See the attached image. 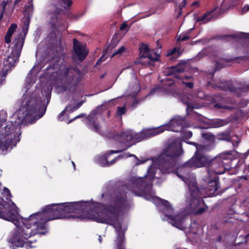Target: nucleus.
<instances>
[{"label": "nucleus", "mask_w": 249, "mask_h": 249, "mask_svg": "<svg viewBox=\"0 0 249 249\" xmlns=\"http://www.w3.org/2000/svg\"><path fill=\"white\" fill-rule=\"evenodd\" d=\"M183 150L182 148L181 141L179 139L174 140L163 150L157 158L153 159V164L147 170L146 176L148 180L146 183L145 190H143V195H146V197L149 199L151 197V187L153 179L156 178H160V174H169L172 172L176 174L177 176L184 182L187 178L180 175L177 169L180 171L184 168L201 167L209 165L208 169H212V161H215L213 167L216 169L217 163L216 160H210L203 154L196 152L195 155L188 161L181 165L178 164V158L182 155Z\"/></svg>", "instance_id": "f257e3e1"}, {"label": "nucleus", "mask_w": 249, "mask_h": 249, "mask_svg": "<svg viewBox=\"0 0 249 249\" xmlns=\"http://www.w3.org/2000/svg\"><path fill=\"white\" fill-rule=\"evenodd\" d=\"M62 53L61 47L54 49L49 54L50 64L46 70L50 75L51 84L57 86L63 91L75 90L82 77L81 71L76 67L60 64Z\"/></svg>", "instance_id": "f03ea898"}, {"label": "nucleus", "mask_w": 249, "mask_h": 249, "mask_svg": "<svg viewBox=\"0 0 249 249\" xmlns=\"http://www.w3.org/2000/svg\"><path fill=\"white\" fill-rule=\"evenodd\" d=\"M148 177H132L128 179V182L122 185V188L126 191H132L134 194L138 196L143 197L145 199L155 201L158 200L159 209L165 215L166 217L170 219V223L174 227L180 230L186 229L187 225L186 221L188 215L185 213H181L177 215H173V209L169 202L165 200L159 199L155 197L152 190V185L151 187V197L149 199L146 197V195L142 194V191L145 190L146 182H147Z\"/></svg>", "instance_id": "7ed1b4c3"}, {"label": "nucleus", "mask_w": 249, "mask_h": 249, "mask_svg": "<svg viewBox=\"0 0 249 249\" xmlns=\"http://www.w3.org/2000/svg\"><path fill=\"white\" fill-rule=\"evenodd\" d=\"M33 11V5L28 6L26 9L27 18L23 21V24L22 26V33L19 34L15 36L14 41V46L12 47V51L10 54L3 59L2 63V69L0 71V84L4 80L8 72L14 68L17 63L18 62L19 58L22 47L24 43L25 38L27 34L30 20L32 17Z\"/></svg>", "instance_id": "20e7f679"}, {"label": "nucleus", "mask_w": 249, "mask_h": 249, "mask_svg": "<svg viewBox=\"0 0 249 249\" xmlns=\"http://www.w3.org/2000/svg\"><path fill=\"white\" fill-rule=\"evenodd\" d=\"M163 131L162 127H158L147 130H143L139 133L133 134L130 130L126 131L121 134L113 133L111 135L112 139L120 143H127L130 145L145 139L155 136Z\"/></svg>", "instance_id": "39448f33"}, {"label": "nucleus", "mask_w": 249, "mask_h": 249, "mask_svg": "<svg viewBox=\"0 0 249 249\" xmlns=\"http://www.w3.org/2000/svg\"><path fill=\"white\" fill-rule=\"evenodd\" d=\"M212 169H208V176L203 178L204 182L207 185L201 186V189L205 190L206 193L209 196L218 195L222 192L219 190L220 188L219 178L218 175H220L225 172L226 169L229 170V168L222 167V170L218 169H215L213 166L215 163V161H212Z\"/></svg>", "instance_id": "423d86ee"}, {"label": "nucleus", "mask_w": 249, "mask_h": 249, "mask_svg": "<svg viewBox=\"0 0 249 249\" xmlns=\"http://www.w3.org/2000/svg\"><path fill=\"white\" fill-rule=\"evenodd\" d=\"M214 87H217L226 91H230L237 97L244 96L249 91V84L239 83L235 85L231 81H227L224 80H219V82L216 84Z\"/></svg>", "instance_id": "0eeeda50"}, {"label": "nucleus", "mask_w": 249, "mask_h": 249, "mask_svg": "<svg viewBox=\"0 0 249 249\" xmlns=\"http://www.w3.org/2000/svg\"><path fill=\"white\" fill-rule=\"evenodd\" d=\"M226 37L229 38L230 39H232L235 40V41L237 42L241 45L244 55L239 56L236 58L242 60H247L249 59V57L248 55L249 51V34L244 32H238L228 35Z\"/></svg>", "instance_id": "6e6552de"}, {"label": "nucleus", "mask_w": 249, "mask_h": 249, "mask_svg": "<svg viewBox=\"0 0 249 249\" xmlns=\"http://www.w3.org/2000/svg\"><path fill=\"white\" fill-rule=\"evenodd\" d=\"M215 138L218 141H224L231 142L233 148L237 147L240 142V138L237 135H234L231 129H227L224 131L216 134Z\"/></svg>", "instance_id": "1a4fd4ad"}, {"label": "nucleus", "mask_w": 249, "mask_h": 249, "mask_svg": "<svg viewBox=\"0 0 249 249\" xmlns=\"http://www.w3.org/2000/svg\"><path fill=\"white\" fill-rule=\"evenodd\" d=\"M73 43L74 53L73 54V59L75 60V58L77 57L80 62L83 61L88 54V50L85 45L80 44L76 38L73 39Z\"/></svg>", "instance_id": "9d476101"}, {"label": "nucleus", "mask_w": 249, "mask_h": 249, "mask_svg": "<svg viewBox=\"0 0 249 249\" xmlns=\"http://www.w3.org/2000/svg\"><path fill=\"white\" fill-rule=\"evenodd\" d=\"M185 123V118L177 116L170 120L169 123L163 125L166 129H170L175 132H181Z\"/></svg>", "instance_id": "9b49d317"}, {"label": "nucleus", "mask_w": 249, "mask_h": 249, "mask_svg": "<svg viewBox=\"0 0 249 249\" xmlns=\"http://www.w3.org/2000/svg\"><path fill=\"white\" fill-rule=\"evenodd\" d=\"M185 64V62H180L177 66H173L167 68L164 71L165 75L168 76L172 75H174V77L176 79H181L180 76L176 73H179L183 72L185 71V69L181 67V66L184 65Z\"/></svg>", "instance_id": "f8f14e48"}, {"label": "nucleus", "mask_w": 249, "mask_h": 249, "mask_svg": "<svg viewBox=\"0 0 249 249\" xmlns=\"http://www.w3.org/2000/svg\"><path fill=\"white\" fill-rule=\"evenodd\" d=\"M160 58V55L156 54V56L155 58L152 57L151 54L141 55L139 59L136 62V64H141L142 65L145 66H148L151 68L154 66V63L156 61H158Z\"/></svg>", "instance_id": "ddd939ff"}, {"label": "nucleus", "mask_w": 249, "mask_h": 249, "mask_svg": "<svg viewBox=\"0 0 249 249\" xmlns=\"http://www.w3.org/2000/svg\"><path fill=\"white\" fill-rule=\"evenodd\" d=\"M188 186L192 198L197 200H199V199L201 198L200 195L201 194V191L203 190L201 189V188H199L198 187L196 181L190 182Z\"/></svg>", "instance_id": "4468645a"}, {"label": "nucleus", "mask_w": 249, "mask_h": 249, "mask_svg": "<svg viewBox=\"0 0 249 249\" xmlns=\"http://www.w3.org/2000/svg\"><path fill=\"white\" fill-rule=\"evenodd\" d=\"M107 155L106 156H104V157H102L101 159H100V164L102 166H109V165H112L115 162V160L116 159L121 158H126L127 157H134L138 161H139V159L135 155H134L133 154H129L127 155V154L124 153L123 155H119L117 158H116L114 160H112L110 162L108 161V160H107Z\"/></svg>", "instance_id": "2eb2a0df"}, {"label": "nucleus", "mask_w": 249, "mask_h": 249, "mask_svg": "<svg viewBox=\"0 0 249 249\" xmlns=\"http://www.w3.org/2000/svg\"><path fill=\"white\" fill-rule=\"evenodd\" d=\"M221 97L219 95H215L211 97L210 101L213 103H216L213 106L214 108L216 109H230L231 110L232 107L224 105L218 102L220 101Z\"/></svg>", "instance_id": "dca6fc26"}, {"label": "nucleus", "mask_w": 249, "mask_h": 249, "mask_svg": "<svg viewBox=\"0 0 249 249\" xmlns=\"http://www.w3.org/2000/svg\"><path fill=\"white\" fill-rule=\"evenodd\" d=\"M62 9L59 8H56L54 10L53 13L50 14V18L51 20L50 21V23L51 24V27L53 30L57 28L56 23L58 20L57 15L60 14Z\"/></svg>", "instance_id": "f3484780"}, {"label": "nucleus", "mask_w": 249, "mask_h": 249, "mask_svg": "<svg viewBox=\"0 0 249 249\" xmlns=\"http://www.w3.org/2000/svg\"><path fill=\"white\" fill-rule=\"evenodd\" d=\"M230 122L227 119H214L210 120L209 124L213 127H219L228 124Z\"/></svg>", "instance_id": "a211bd4d"}, {"label": "nucleus", "mask_w": 249, "mask_h": 249, "mask_svg": "<svg viewBox=\"0 0 249 249\" xmlns=\"http://www.w3.org/2000/svg\"><path fill=\"white\" fill-rule=\"evenodd\" d=\"M17 27L18 26L17 24L13 23L9 27L8 31L4 36L5 41L6 43L9 44L11 42V37L17 28Z\"/></svg>", "instance_id": "6ab92c4d"}, {"label": "nucleus", "mask_w": 249, "mask_h": 249, "mask_svg": "<svg viewBox=\"0 0 249 249\" xmlns=\"http://www.w3.org/2000/svg\"><path fill=\"white\" fill-rule=\"evenodd\" d=\"M192 136V132L191 131H183L182 133V137L183 139V141L188 144H192V145L195 146L196 147V149H198L197 146H198V144L197 143L188 141V139L189 138H190Z\"/></svg>", "instance_id": "aec40b11"}, {"label": "nucleus", "mask_w": 249, "mask_h": 249, "mask_svg": "<svg viewBox=\"0 0 249 249\" xmlns=\"http://www.w3.org/2000/svg\"><path fill=\"white\" fill-rule=\"evenodd\" d=\"M217 8H214L213 10L210 12H208L204 14L202 17H199L197 18L196 21L199 22L200 21H203L206 19V22H209L213 18V16L211 15V14L216 10Z\"/></svg>", "instance_id": "412c9836"}, {"label": "nucleus", "mask_w": 249, "mask_h": 249, "mask_svg": "<svg viewBox=\"0 0 249 249\" xmlns=\"http://www.w3.org/2000/svg\"><path fill=\"white\" fill-rule=\"evenodd\" d=\"M248 237H249V233L245 236L242 235L237 236L235 239L234 245L237 246L247 243Z\"/></svg>", "instance_id": "4be33fe9"}, {"label": "nucleus", "mask_w": 249, "mask_h": 249, "mask_svg": "<svg viewBox=\"0 0 249 249\" xmlns=\"http://www.w3.org/2000/svg\"><path fill=\"white\" fill-rule=\"evenodd\" d=\"M118 34H115L113 36L111 43L106 47V48H108V53H112V49L115 48L118 43L119 42V40L117 39Z\"/></svg>", "instance_id": "5701e85b"}, {"label": "nucleus", "mask_w": 249, "mask_h": 249, "mask_svg": "<svg viewBox=\"0 0 249 249\" xmlns=\"http://www.w3.org/2000/svg\"><path fill=\"white\" fill-rule=\"evenodd\" d=\"M84 101H81L75 105H70L66 107V110L69 112H72L78 109L84 103Z\"/></svg>", "instance_id": "b1692460"}, {"label": "nucleus", "mask_w": 249, "mask_h": 249, "mask_svg": "<svg viewBox=\"0 0 249 249\" xmlns=\"http://www.w3.org/2000/svg\"><path fill=\"white\" fill-rule=\"evenodd\" d=\"M180 100L182 103L187 105V107L186 110H188L189 109L190 110H192L194 108H195L190 102L189 99L186 96H182L180 97Z\"/></svg>", "instance_id": "393cba45"}, {"label": "nucleus", "mask_w": 249, "mask_h": 249, "mask_svg": "<svg viewBox=\"0 0 249 249\" xmlns=\"http://www.w3.org/2000/svg\"><path fill=\"white\" fill-rule=\"evenodd\" d=\"M108 53V48H105L103 51V55L98 59L96 62V65L101 64L103 61H104L109 55Z\"/></svg>", "instance_id": "a878e982"}, {"label": "nucleus", "mask_w": 249, "mask_h": 249, "mask_svg": "<svg viewBox=\"0 0 249 249\" xmlns=\"http://www.w3.org/2000/svg\"><path fill=\"white\" fill-rule=\"evenodd\" d=\"M71 4V0H59L58 2V5L65 9L68 8Z\"/></svg>", "instance_id": "bb28decb"}, {"label": "nucleus", "mask_w": 249, "mask_h": 249, "mask_svg": "<svg viewBox=\"0 0 249 249\" xmlns=\"http://www.w3.org/2000/svg\"><path fill=\"white\" fill-rule=\"evenodd\" d=\"M140 51L141 53H142L141 55H146L151 54L150 53V50L148 48V46L146 45H142L140 48Z\"/></svg>", "instance_id": "cd10ccee"}, {"label": "nucleus", "mask_w": 249, "mask_h": 249, "mask_svg": "<svg viewBox=\"0 0 249 249\" xmlns=\"http://www.w3.org/2000/svg\"><path fill=\"white\" fill-rule=\"evenodd\" d=\"M177 53V57H175V56H172L170 59L171 60H174L175 59H176L177 57L179 56L180 55V53L179 52V51H178L177 50V49L176 48H174V49H173L172 50L168 51V53L167 54V56H170V55H173L174 54H175V53Z\"/></svg>", "instance_id": "c85d7f7f"}, {"label": "nucleus", "mask_w": 249, "mask_h": 249, "mask_svg": "<svg viewBox=\"0 0 249 249\" xmlns=\"http://www.w3.org/2000/svg\"><path fill=\"white\" fill-rule=\"evenodd\" d=\"M125 50V48L124 46H122L116 51H114L113 52V53L112 54V55L111 56V58L114 57V56H116V55L120 56L124 52Z\"/></svg>", "instance_id": "c756f323"}, {"label": "nucleus", "mask_w": 249, "mask_h": 249, "mask_svg": "<svg viewBox=\"0 0 249 249\" xmlns=\"http://www.w3.org/2000/svg\"><path fill=\"white\" fill-rule=\"evenodd\" d=\"M187 34L188 33H186V34L183 33V34H181L179 36H178L177 39V42H178L181 41H185V40L189 39L190 37L187 35Z\"/></svg>", "instance_id": "7c9ffc66"}, {"label": "nucleus", "mask_w": 249, "mask_h": 249, "mask_svg": "<svg viewBox=\"0 0 249 249\" xmlns=\"http://www.w3.org/2000/svg\"><path fill=\"white\" fill-rule=\"evenodd\" d=\"M33 243V240H29L27 242H25L23 240V249H28V247L30 248L35 247L34 246L32 245V243Z\"/></svg>", "instance_id": "2f4dec72"}, {"label": "nucleus", "mask_w": 249, "mask_h": 249, "mask_svg": "<svg viewBox=\"0 0 249 249\" xmlns=\"http://www.w3.org/2000/svg\"><path fill=\"white\" fill-rule=\"evenodd\" d=\"M95 115H95L94 114H92V112H91L89 115L87 117V120L91 124H95L94 116Z\"/></svg>", "instance_id": "473e14b6"}, {"label": "nucleus", "mask_w": 249, "mask_h": 249, "mask_svg": "<svg viewBox=\"0 0 249 249\" xmlns=\"http://www.w3.org/2000/svg\"><path fill=\"white\" fill-rule=\"evenodd\" d=\"M225 0H223V2L221 4L220 7L219 8V13L220 14L226 12L228 9V8H227L226 5H225Z\"/></svg>", "instance_id": "72a5a7b5"}, {"label": "nucleus", "mask_w": 249, "mask_h": 249, "mask_svg": "<svg viewBox=\"0 0 249 249\" xmlns=\"http://www.w3.org/2000/svg\"><path fill=\"white\" fill-rule=\"evenodd\" d=\"M102 105L98 106L95 109L91 111L92 113L94 114L95 115L101 113L102 112Z\"/></svg>", "instance_id": "f704fd0d"}, {"label": "nucleus", "mask_w": 249, "mask_h": 249, "mask_svg": "<svg viewBox=\"0 0 249 249\" xmlns=\"http://www.w3.org/2000/svg\"><path fill=\"white\" fill-rule=\"evenodd\" d=\"M129 146H127V147L122 149V150H110L107 153V156H109L112 154H115V153H121L125 150H126L127 149V148L129 147Z\"/></svg>", "instance_id": "c9c22d12"}, {"label": "nucleus", "mask_w": 249, "mask_h": 249, "mask_svg": "<svg viewBox=\"0 0 249 249\" xmlns=\"http://www.w3.org/2000/svg\"><path fill=\"white\" fill-rule=\"evenodd\" d=\"M224 67V65L222 64L220 62H216L215 70L216 71H219L221 69Z\"/></svg>", "instance_id": "e433bc0d"}, {"label": "nucleus", "mask_w": 249, "mask_h": 249, "mask_svg": "<svg viewBox=\"0 0 249 249\" xmlns=\"http://www.w3.org/2000/svg\"><path fill=\"white\" fill-rule=\"evenodd\" d=\"M125 113V108L124 107H119L117 111V114L119 115L124 114Z\"/></svg>", "instance_id": "4c0bfd02"}, {"label": "nucleus", "mask_w": 249, "mask_h": 249, "mask_svg": "<svg viewBox=\"0 0 249 249\" xmlns=\"http://www.w3.org/2000/svg\"><path fill=\"white\" fill-rule=\"evenodd\" d=\"M160 88L159 87L153 88V89H151L148 95H149L154 94L155 92L159 91L160 90Z\"/></svg>", "instance_id": "58836bf2"}, {"label": "nucleus", "mask_w": 249, "mask_h": 249, "mask_svg": "<svg viewBox=\"0 0 249 249\" xmlns=\"http://www.w3.org/2000/svg\"><path fill=\"white\" fill-rule=\"evenodd\" d=\"M127 28L126 31L127 32L129 30V28H127V24L126 23V22H124L121 25L120 30H124Z\"/></svg>", "instance_id": "ea45409f"}, {"label": "nucleus", "mask_w": 249, "mask_h": 249, "mask_svg": "<svg viewBox=\"0 0 249 249\" xmlns=\"http://www.w3.org/2000/svg\"><path fill=\"white\" fill-rule=\"evenodd\" d=\"M182 83L185 84L186 86L190 89H192L194 87V83L192 82H182Z\"/></svg>", "instance_id": "a19ab883"}, {"label": "nucleus", "mask_w": 249, "mask_h": 249, "mask_svg": "<svg viewBox=\"0 0 249 249\" xmlns=\"http://www.w3.org/2000/svg\"><path fill=\"white\" fill-rule=\"evenodd\" d=\"M248 11H249V5H246L242 8L241 13L242 14L246 13Z\"/></svg>", "instance_id": "79ce46f5"}, {"label": "nucleus", "mask_w": 249, "mask_h": 249, "mask_svg": "<svg viewBox=\"0 0 249 249\" xmlns=\"http://www.w3.org/2000/svg\"><path fill=\"white\" fill-rule=\"evenodd\" d=\"M85 116V114H81L77 116H76L75 118H74L73 119L70 120L69 122H68V124H70V123L72 122V121H73L74 120H75L76 119H77V118H81V117H83Z\"/></svg>", "instance_id": "37998d69"}, {"label": "nucleus", "mask_w": 249, "mask_h": 249, "mask_svg": "<svg viewBox=\"0 0 249 249\" xmlns=\"http://www.w3.org/2000/svg\"><path fill=\"white\" fill-rule=\"evenodd\" d=\"M7 4V2H6L5 0L3 1L2 2H1V6L2 7V13H4L5 10V9H6V6Z\"/></svg>", "instance_id": "c03bdc74"}, {"label": "nucleus", "mask_w": 249, "mask_h": 249, "mask_svg": "<svg viewBox=\"0 0 249 249\" xmlns=\"http://www.w3.org/2000/svg\"><path fill=\"white\" fill-rule=\"evenodd\" d=\"M92 126L93 127V129L95 131L99 133V129L100 127L98 124H92Z\"/></svg>", "instance_id": "a18cd8bd"}, {"label": "nucleus", "mask_w": 249, "mask_h": 249, "mask_svg": "<svg viewBox=\"0 0 249 249\" xmlns=\"http://www.w3.org/2000/svg\"><path fill=\"white\" fill-rule=\"evenodd\" d=\"M67 111V110H66V108L63 110L58 115V119L60 120V121H62V119H61V117L62 116H63L64 115V114L66 113V112Z\"/></svg>", "instance_id": "49530a36"}, {"label": "nucleus", "mask_w": 249, "mask_h": 249, "mask_svg": "<svg viewBox=\"0 0 249 249\" xmlns=\"http://www.w3.org/2000/svg\"><path fill=\"white\" fill-rule=\"evenodd\" d=\"M204 210H205V209L204 208L201 207L197 210V211L196 212V213L197 214H201L204 212Z\"/></svg>", "instance_id": "de8ad7c7"}, {"label": "nucleus", "mask_w": 249, "mask_h": 249, "mask_svg": "<svg viewBox=\"0 0 249 249\" xmlns=\"http://www.w3.org/2000/svg\"><path fill=\"white\" fill-rule=\"evenodd\" d=\"M202 137L206 139H209L210 138V135L208 133H203L202 134Z\"/></svg>", "instance_id": "09e8293b"}, {"label": "nucleus", "mask_w": 249, "mask_h": 249, "mask_svg": "<svg viewBox=\"0 0 249 249\" xmlns=\"http://www.w3.org/2000/svg\"><path fill=\"white\" fill-rule=\"evenodd\" d=\"M184 6H183V4L182 3H180L179 5H178V7L179 8V10H181L184 7Z\"/></svg>", "instance_id": "8fccbe9b"}, {"label": "nucleus", "mask_w": 249, "mask_h": 249, "mask_svg": "<svg viewBox=\"0 0 249 249\" xmlns=\"http://www.w3.org/2000/svg\"><path fill=\"white\" fill-rule=\"evenodd\" d=\"M221 240H222V236L221 235L218 236L216 241L218 242H221Z\"/></svg>", "instance_id": "3c124183"}, {"label": "nucleus", "mask_w": 249, "mask_h": 249, "mask_svg": "<svg viewBox=\"0 0 249 249\" xmlns=\"http://www.w3.org/2000/svg\"><path fill=\"white\" fill-rule=\"evenodd\" d=\"M173 84H174V83L172 82L170 83L164 84V85L167 86L171 87V86H173Z\"/></svg>", "instance_id": "603ef678"}, {"label": "nucleus", "mask_w": 249, "mask_h": 249, "mask_svg": "<svg viewBox=\"0 0 249 249\" xmlns=\"http://www.w3.org/2000/svg\"><path fill=\"white\" fill-rule=\"evenodd\" d=\"M157 44L158 46L159 47V48H161V45L160 44V40H158L157 41Z\"/></svg>", "instance_id": "864d4df0"}, {"label": "nucleus", "mask_w": 249, "mask_h": 249, "mask_svg": "<svg viewBox=\"0 0 249 249\" xmlns=\"http://www.w3.org/2000/svg\"><path fill=\"white\" fill-rule=\"evenodd\" d=\"M224 60L226 62H231V61H232L233 59H224Z\"/></svg>", "instance_id": "5fc2aeb1"}, {"label": "nucleus", "mask_w": 249, "mask_h": 249, "mask_svg": "<svg viewBox=\"0 0 249 249\" xmlns=\"http://www.w3.org/2000/svg\"><path fill=\"white\" fill-rule=\"evenodd\" d=\"M197 4H198V1H195V2H194L192 4V6H195V5H197Z\"/></svg>", "instance_id": "6e6d98bb"}, {"label": "nucleus", "mask_w": 249, "mask_h": 249, "mask_svg": "<svg viewBox=\"0 0 249 249\" xmlns=\"http://www.w3.org/2000/svg\"><path fill=\"white\" fill-rule=\"evenodd\" d=\"M182 3L183 4V6H185L187 3L186 0H183Z\"/></svg>", "instance_id": "4d7b16f0"}, {"label": "nucleus", "mask_w": 249, "mask_h": 249, "mask_svg": "<svg viewBox=\"0 0 249 249\" xmlns=\"http://www.w3.org/2000/svg\"><path fill=\"white\" fill-rule=\"evenodd\" d=\"M192 78V76H185L184 77V78L186 80H189Z\"/></svg>", "instance_id": "13d9d810"}, {"label": "nucleus", "mask_w": 249, "mask_h": 249, "mask_svg": "<svg viewBox=\"0 0 249 249\" xmlns=\"http://www.w3.org/2000/svg\"><path fill=\"white\" fill-rule=\"evenodd\" d=\"M3 16V13H2L1 12L0 15V21L1 20V19H2V17Z\"/></svg>", "instance_id": "bf43d9fd"}, {"label": "nucleus", "mask_w": 249, "mask_h": 249, "mask_svg": "<svg viewBox=\"0 0 249 249\" xmlns=\"http://www.w3.org/2000/svg\"><path fill=\"white\" fill-rule=\"evenodd\" d=\"M20 1V0H16L15 1V4H18Z\"/></svg>", "instance_id": "052dcab7"}, {"label": "nucleus", "mask_w": 249, "mask_h": 249, "mask_svg": "<svg viewBox=\"0 0 249 249\" xmlns=\"http://www.w3.org/2000/svg\"><path fill=\"white\" fill-rule=\"evenodd\" d=\"M138 103V102L137 100H135L134 101H133V104H135V105H137V104Z\"/></svg>", "instance_id": "680f3d73"}, {"label": "nucleus", "mask_w": 249, "mask_h": 249, "mask_svg": "<svg viewBox=\"0 0 249 249\" xmlns=\"http://www.w3.org/2000/svg\"><path fill=\"white\" fill-rule=\"evenodd\" d=\"M179 11H179V13H178V17H177L178 18V17H179L181 14H182V11H181V10H179Z\"/></svg>", "instance_id": "e2e57ef3"}, {"label": "nucleus", "mask_w": 249, "mask_h": 249, "mask_svg": "<svg viewBox=\"0 0 249 249\" xmlns=\"http://www.w3.org/2000/svg\"><path fill=\"white\" fill-rule=\"evenodd\" d=\"M105 75H106V73H104V74H103L101 75L100 76V78H103L105 77Z\"/></svg>", "instance_id": "0e129e2a"}, {"label": "nucleus", "mask_w": 249, "mask_h": 249, "mask_svg": "<svg viewBox=\"0 0 249 249\" xmlns=\"http://www.w3.org/2000/svg\"><path fill=\"white\" fill-rule=\"evenodd\" d=\"M199 41H200V40L197 41V42H199ZM196 42H197V41L192 42L191 43V44H192V45H194V44L196 43Z\"/></svg>", "instance_id": "69168bd1"}, {"label": "nucleus", "mask_w": 249, "mask_h": 249, "mask_svg": "<svg viewBox=\"0 0 249 249\" xmlns=\"http://www.w3.org/2000/svg\"><path fill=\"white\" fill-rule=\"evenodd\" d=\"M72 165H73L74 168L75 169V165L73 161H72Z\"/></svg>", "instance_id": "338daca9"}, {"label": "nucleus", "mask_w": 249, "mask_h": 249, "mask_svg": "<svg viewBox=\"0 0 249 249\" xmlns=\"http://www.w3.org/2000/svg\"><path fill=\"white\" fill-rule=\"evenodd\" d=\"M166 80L167 81H172V80L171 79H169V78H167Z\"/></svg>", "instance_id": "774afa93"}]
</instances>
